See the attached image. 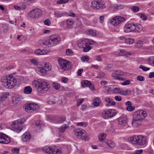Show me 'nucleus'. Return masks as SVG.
<instances>
[{"instance_id":"obj_1","label":"nucleus","mask_w":154,"mask_h":154,"mask_svg":"<svg viewBox=\"0 0 154 154\" xmlns=\"http://www.w3.org/2000/svg\"><path fill=\"white\" fill-rule=\"evenodd\" d=\"M1 82L3 85L9 88H12L16 85L17 83V80L15 77L11 74L8 76L2 77Z\"/></svg>"},{"instance_id":"obj_2","label":"nucleus","mask_w":154,"mask_h":154,"mask_svg":"<svg viewBox=\"0 0 154 154\" xmlns=\"http://www.w3.org/2000/svg\"><path fill=\"white\" fill-rule=\"evenodd\" d=\"M125 32H140L143 29L142 26L140 24H134L127 23L123 28Z\"/></svg>"},{"instance_id":"obj_3","label":"nucleus","mask_w":154,"mask_h":154,"mask_svg":"<svg viewBox=\"0 0 154 154\" xmlns=\"http://www.w3.org/2000/svg\"><path fill=\"white\" fill-rule=\"evenodd\" d=\"M147 116L146 112L143 110L135 112L133 116L132 125L134 126H136L137 122L144 119Z\"/></svg>"},{"instance_id":"obj_4","label":"nucleus","mask_w":154,"mask_h":154,"mask_svg":"<svg viewBox=\"0 0 154 154\" xmlns=\"http://www.w3.org/2000/svg\"><path fill=\"white\" fill-rule=\"evenodd\" d=\"M60 41V37L58 35H53L47 38L43 43L47 46L51 47L58 44Z\"/></svg>"},{"instance_id":"obj_5","label":"nucleus","mask_w":154,"mask_h":154,"mask_svg":"<svg viewBox=\"0 0 154 154\" xmlns=\"http://www.w3.org/2000/svg\"><path fill=\"white\" fill-rule=\"evenodd\" d=\"M42 151L46 154H62L60 150L54 146H45L42 149Z\"/></svg>"},{"instance_id":"obj_6","label":"nucleus","mask_w":154,"mask_h":154,"mask_svg":"<svg viewBox=\"0 0 154 154\" xmlns=\"http://www.w3.org/2000/svg\"><path fill=\"white\" fill-rule=\"evenodd\" d=\"M58 61L60 66V68L63 71L71 69L72 67L71 63L67 61L66 60L62 59H59Z\"/></svg>"},{"instance_id":"obj_7","label":"nucleus","mask_w":154,"mask_h":154,"mask_svg":"<svg viewBox=\"0 0 154 154\" xmlns=\"http://www.w3.org/2000/svg\"><path fill=\"white\" fill-rule=\"evenodd\" d=\"M117 73H113L112 74V76L115 79H118L120 81H124L123 82L121 83L122 85H129L130 82V81L129 80H126L125 78L124 77H121L120 75H123V72H119L117 71H116Z\"/></svg>"},{"instance_id":"obj_8","label":"nucleus","mask_w":154,"mask_h":154,"mask_svg":"<svg viewBox=\"0 0 154 154\" xmlns=\"http://www.w3.org/2000/svg\"><path fill=\"white\" fill-rule=\"evenodd\" d=\"M88 40H84L82 39L78 41V46L83 48V51L84 52H87L90 50L91 47L88 44Z\"/></svg>"},{"instance_id":"obj_9","label":"nucleus","mask_w":154,"mask_h":154,"mask_svg":"<svg viewBox=\"0 0 154 154\" xmlns=\"http://www.w3.org/2000/svg\"><path fill=\"white\" fill-rule=\"evenodd\" d=\"M74 132L76 137L79 138H81L87 140V136L85 134V131L81 128H75L74 130Z\"/></svg>"},{"instance_id":"obj_10","label":"nucleus","mask_w":154,"mask_h":154,"mask_svg":"<svg viewBox=\"0 0 154 154\" xmlns=\"http://www.w3.org/2000/svg\"><path fill=\"white\" fill-rule=\"evenodd\" d=\"M42 14V10L38 8L32 9L30 12L29 16L35 19L41 17Z\"/></svg>"},{"instance_id":"obj_11","label":"nucleus","mask_w":154,"mask_h":154,"mask_svg":"<svg viewBox=\"0 0 154 154\" xmlns=\"http://www.w3.org/2000/svg\"><path fill=\"white\" fill-rule=\"evenodd\" d=\"M22 121L20 119L12 123L11 126L14 131L18 133L22 130V124L23 123Z\"/></svg>"},{"instance_id":"obj_12","label":"nucleus","mask_w":154,"mask_h":154,"mask_svg":"<svg viewBox=\"0 0 154 154\" xmlns=\"http://www.w3.org/2000/svg\"><path fill=\"white\" fill-rule=\"evenodd\" d=\"M91 7L94 9H103L105 8L106 5L103 2L97 0L91 2Z\"/></svg>"},{"instance_id":"obj_13","label":"nucleus","mask_w":154,"mask_h":154,"mask_svg":"<svg viewBox=\"0 0 154 154\" xmlns=\"http://www.w3.org/2000/svg\"><path fill=\"white\" fill-rule=\"evenodd\" d=\"M39 108V106L37 104L31 103L25 105V109L26 112H32L38 110Z\"/></svg>"},{"instance_id":"obj_14","label":"nucleus","mask_w":154,"mask_h":154,"mask_svg":"<svg viewBox=\"0 0 154 154\" xmlns=\"http://www.w3.org/2000/svg\"><path fill=\"white\" fill-rule=\"evenodd\" d=\"M117 113L116 110L114 109H109L104 111L102 113V116L104 119H107L115 116Z\"/></svg>"},{"instance_id":"obj_15","label":"nucleus","mask_w":154,"mask_h":154,"mask_svg":"<svg viewBox=\"0 0 154 154\" xmlns=\"http://www.w3.org/2000/svg\"><path fill=\"white\" fill-rule=\"evenodd\" d=\"M126 17L121 16H116L113 18L111 20V23L115 26H117L122 22L126 20Z\"/></svg>"},{"instance_id":"obj_16","label":"nucleus","mask_w":154,"mask_h":154,"mask_svg":"<svg viewBox=\"0 0 154 154\" xmlns=\"http://www.w3.org/2000/svg\"><path fill=\"white\" fill-rule=\"evenodd\" d=\"M40 86V93H42L43 91H47L50 88L49 84L45 81H41Z\"/></svg>"},{"instance_id":"obj_17","label":"nucleus","mask_w":154,"mask_h":154,"mask_svg":"<svg viewBox=\"0 0 154 154\" xmlns=\"http://www.w3.org/2000/svg\"><path fill=\"white\" fill-rule=\"evenodd\" d=\"M11 139L8 136L5 134L0 133V143L7 144L10 142Z\"/></svg>"},{"instance_id":"obj_18","label":"nucleus","mask_w":154,"mask_h":154,"mask_svg":"<svg viewBox=\"0 0 154 154\" xmlns=\"http://www.w3.org/2000/svg\"><path fill=\"white\" fill-rule=\"evenodd\" d=\"M128 119L126 116L122 115L117 119L119 125L122 127L125 126L127 123Z\"/></svg>"},{"instance_id":"obj_19","label":"nucleus","mask_w":154,"mask_h":154,"mask_svg":"<svg viewBox=\"0 0 154 154\" xmlns=\"http://www.w3.org/2000/svg\"><path fill=\"white\" fill-rule=\"evenodd\" d=\"M31 138V135L29 132H26L22 136V140L23 142H28Z\"/></svg>"},{"instance_id":"obj_20","label":"nucleus","mask_w":154,"mask_h":154,"mask_svg":"<svg viewBox=\"0 0 154 154\" xmlns=\"http://www.w3.org/2000/svg\"><path fill=\"white\" fill-rule=\"evenodd\" d=\"M146 142V138L141 135L138 136L137 145H143L145 144Z\"/></svg>"},{"instance_id":"obj_21","label":"nucleus","mask_w":154,"mask_h":154,"mask_svg":"<svg viewBox=\"0 0 154 154\" xmlns=\"http://www.w3.org/2000/svg\"><path fill=\"white\" fill-rule=\"evenodd\" d=\"M67 14V12H63L57 11H55L54 13V17L57 18L66 16Z\"/></svg>"},{"instance_id":"obj_22","label":"nucleus","mask_w":154,"mask_h":154,"mask_svg":"<svg viewBox=\"0 0 154 154\" xmlns=\"http://www.w3.org/2000/svg\"><path fill=\"white\" fill-rule=\"evenodd\" d=\"M124 6L121 4H114L112 5L111 8L115 11L120 10L124 8Z\"/></svg>"},{"instance_id":"obj_23","label":"nucleus","mask_w":154,"mask_h":154,"mask_svg":"<svg viewBox=\"0 0 154 154\" xmlns=\"http://www.w3.org/2000/svg\"><path fill=\"white\" fill-rule=\"evenodd\" d=\"M138 136H134L129 137L128 138L129 141L133 144H137Z\"/></svg>"},{"instance_id":"obj_24","label":"nucleus","mask_w":154,"mask_h":154,"mask_svg":"<svg viewBox=\"0 0 154 154\" xmlns=\"http://www.w3.org/2000/svg\"><path fill=\"white\" fill-rule=\"evenodd\" d=\"M41 81L35 80L32 82V85L33 88L38 90V91L40 92V89Z\"/></svg>"},{"instance_id":"obj_25","label":"nucleus","mask_w":154,"mask_h":154,"mask_svg":"<svg viewBox=\"0 0 154 154\" xmlns=\"http://www.w3.org/2000/svg\"><path fill=\"white\" fill-rule=\"evenodd\" d=\"M66 28L71 29L73 25V21L71 19H67L66 20Z\"/></svg>"},{"instance_id":"obj_26","label":"nucleus","mask_w":154,"mask_h":154,"mask_svg":"<svg viewBox=\"0 0 154 154\" xmlns=\"http://www.w3.org/2000/svg\"><path fill=\"white\" fill-rule=\"evenodd\" d=\"M9 93L8 92L2 93L0 96V101L2 102L5 100L9 96Z\"/></svg>"},{"instance_id":"obj_27","label":"nucleus","mask_w":154,"mask_h":154,"mask_svg":"<svg viewBox=\"0 0 154 154\" xmlns=\"http://www.w3.org/2000/svg\"><path fill=\"white\" fill-rule=\"evenodd\" d=\"M32 88L31 87L26 86L24 89L23 93L26 94H29L32 92Z\"/></svg>"},{"instance_id":"obj_28","label":"nucleus","mask_w":154,"mask_h":154,"mask_svg":"<svg viewBox=\"0 0 154 154\" xmlns=\"http://www.w3.org/2000/svg\"><path fill=\"white\" fill-rule=\"evenodd\" d=\"M104 99L106 102L109 103L112 106H114L116 104L115 102L112 100L110 99L109 97H106Z\"/></svg>"},{"instance_id":"obj_29","label":"nucleus","mask_w":154,"mask_h":154,"mask_svg":"<svg viewBox=\"0 0 154 154\" xmlns=\"http://www.w3.org/2000/svg\"><path fill=\"white\" fill-rule=\"evenodd\" d=\"M14 8L16 10L21 11L24 10L26 8V5H22L20 6H19L15 5L14 6Z\"/></svg>"},{"instance_id":"obj_30","label":"nucleus","mask_w":154,"mask_h":154,"mask_svg":"<svg viewBox=\"0 0 154 154\" xmlns=\"http://www.w3.org/2000/svg\"><path fill=\"white\" fill-rule=\"evenodd\" d=\"M100 99L98 97L95 98L93 101V103L94 105L96 106H98L100 103Z\"/></svg>"},{"instance_id":"obj_31","label":"nucleus","mask_w":154,"mask_h":154,"mask_svg":"<svg viewBox=\"0 0 154 154\" xmlns=\"http://www.w3.org/2000/svg\"><path fill=\"white\" fill-rule=\"evenodd\" d=\"M105 143L111 148H113L116 146L115 143L111 140H109Z\"/></svg>"},{"instance_id":"obj_32","label":"nucleus","mask_w":154,"mask_h":154,"mask_svg":"<svg viewBox=\"0 0 154 154\" xmlns=\"http://www.w3.org/2000/svg\"><path fill=\"white\" fill-rule=\"evenodd\" d=\"M84 40H88V45H95V46H97L98 45V44L96 42L93 41L91 39H83Z\"/></svg>"},{"instance_id":"obj_33","label":"nucleus","mask_w":154,"mask_h":154,"mask_svg":"<svg viewBox=\"0 0 154 154\" xmlns=\"http://www.w3.org/2000/svg\"><path fill=\"white\" fill-rule=\"evenodd\" d=\"M47 71L44 67H42L40 69L39 74L41 75H45L46 74Z\"/></svg>"},{"instance_id":"obj_34","label":"nucleus","mask_w":154,"mask_h":154,"mask_svg":"<svg viewBox=\"0 0 154 154\" xmlns=\"http://www.w3.org/2000/svg\"><path fill=\"white\" fill-rule=\"evenodd\" d=\"M56 98L54 96L51 97L48 101V103L50 104H54L56 103Z\"/></svg>"},{"instance_id":"obj_35","label":"nucleus","mask_w":154,"mask_h":154,"mask_svg":"<svg viewBox=\"0 0 154 154\" xmlns=\"http://www.w3.org/2000/svg\"><path fill=\"white\" fill-rule=\"evenodd\" d=\"M134 39L128 38L126 39L125 41V43L127 45H131L134 42Z\"/></svg>"},{"instance_id":"obj_36","label":"nucleus","mask_w":154,"mask_h":154,"mask_svg":"<svg viewBox=\"0 0 154 154\" xmlns=\"http://www.w3.org/2000/svg\"><path fill=\"white\" fill-rule=\"evenodd\" d=\"M106 134L104 133L100 134L98 136L99 140L100 142L103 141L105 139Z\"/></svg>"},{"instance_id":"obj_37","label":"nucleus","mask_w":154,"mask_h":154,"mask_svg":"<svg viewBox=\"0 0 154 154\" xmlns=\"http://www.w3.org/2000/svg\"><path fill=\"white\" fill-rule=\"evenodd\" d=\"M87 34L89 35H90L93 36H95L97 35L96 33L91 29H88L87 32Z\"/></svg>"},{"instance_id":"obj_38","label":"nucleus","mask_w":154,"mask_h":154,"mask_svg":"<svg viewBox=\"0 0 154 154\" xmlns=\"http://www.w3.org/2000/svg\"><path fill=\"white\" fill-rule=\"evenodd\" d=\"M148 63L150 65L154 66V57H152L149 58Z\"/></svg>"},{"instance_id":"obj_39","label":"nucleus","mask_w":154,"mask_h":154,"mask_svg":"<svg viewBox=\"0 0 154 154\" xmlns=\"http://www.w3.org/2000/svg\"><path fill=\"white\" fill-rule=\"evenodd\" d=\"M35 126L39 129L41 128L43 125L42 122L40 121H36L35 123Z\"/></svg>"},{"instance_id":"obj_40","label":"nucleus","mask_w":154,"mask_h":154,"mask_svg":"<svg viewBox=\"0 0 154 154\" xmlns=\"http://www.w3.org/2000/svg\"><path fill=\"white\" fill-rule=\"evenodd\" d=\"M52 86L55 89L58 90L60 89V85L57 82H54L53 83Z\"/></svg>"},{"instance_id":"obj_41","label":"nucleus","mask_w":154,"mask_h":154,"mask_svg":"<svg viewBox=\"0 0 154 154\" xmlns=\"http://www.w3.org/2000/svg\"><path fill=\"white\" fill-rule=\"evenodd\" d=\"M69 128V126L68 125L66 124H65L64 127H61L59 128V131L61 133L63 132L66 129Z\"/></svg>"},{"instance_id":"obj_42","label":"nucleus","mask_w":154,"mask_h":154,"mask_svg":"<svg viewBox=\"0 0 154 154\" xmlns=\"http://www.w3.org/2000/svg\"><path fill=\"white\" fill-rule=\"evenodd\" d=\"M105 76V73L102 72H100L98 74L96 78L97 79H102L104 78Z\"/></svg>"},{"instance_id":"obj_43","label":"nucleus","mask_w":154,"mask_h":154,"mask_svg":"<svg viewBox=\"0 0 154 154\" xmlns=\"http://www.w3.org/2000/svg\"><path fill=\"white\" fill-rule=\"evenodd\" d=\"M82 83L83 87L88 86L89 85L91 84V82L88 80H85L82 82Z\"/></svg>"},{"instance_id":"obj_44","label":"nucleus","mask_w":154,"mask_h":154,"mask_svg":"<svg viewBox=\"0 0 154 154\" xmlns=\"http://www.w3.org/2000/svg\"><path fill=\"white\" fill-rule=\"evenodd\" d=\"M43 67H44L48 71L50 70L51 69V65L49 63L45 64L44 66Z\"/></svg>"},{"instance_id":"obj_45","label":"nucleus","mask_w":154,"mask_h":154,"mask_svg":"<svg viewBox=\"0 0 154 154\" xmlns=\"http://www.w3.org/2000/svg\"><path fill=\"white\" fill-rule=\"evenodd\" d=\"M66 120V118L65 117H61L59 118L57 121V123L59 124L63 123Z\"/></svg>"},{"instance_id":"obj_46","label":"nucleus","mask_w":154,"mask_h":154,"mask_svg":"<svg viewBox=\"0 0 154 154\" xmlns=\"http://www.w3.org/2000/svg\"><path fill=\"white\" fill-rule=\"evenodd\" d=\"M81 60L83 62L85 61H88L89 60V58L88 56H84L81 58Z\"/></svg>"},{"instance_id":"obj_47","label":"nucleus","mask_w":154,"mask_h":154,"mask_svg":"<svg viewBox=\"0 0 154 154\" xmlns=\"http://www.w3.org/2000/svg\"><path fill=\"white\" fill-rule=\"evenodd\" d=\"M132 11L134 12H137L139 10V8L136 6H133L131 7Z\"/></svg>"},{"instance_id":"obj_48","label":"nucleus","mask_w":154,"mask_h":154,"mask_svg":"<svg viewBox=\"0 0 154 154\" xmlns=\"http://www.w3.org/2000/svg\"><path fill=\"white\" fill-rule=\"evenodd\" d=\"M121 89L119 87L115 88L113 90L114 92L116 94H119Z\"/></svg>"},{"instance_id":"obj_49","label":"nucleus","mask_w":154,"mask_h":154,"mask_svg":"<svg viewBox=\"0 0 154 154\" xmlns=\"http://www.w3.org/2000/svg\"><path fill=\"white\" fill-rule=\"evenodd\" d=\"M66 52L67 55H72V51L71 49H67L66 50Z\"/></svg>"},{"instance_id":"obj_50","label":"nucleus","mask_w":154,"mask_h":154,"mask_svg":"<svg viewBox=\"0 0 154 154\" xmlns=\"http://www.w3.org/2000/svg\"><path fill=\"white\" fill-rule=\"evenodd\" d=\"M126 109L128 111L131 112L134 110L135 107L131 105L129 107H127Z\"/></svg>"},{"instance_id":"obj_51","label":"nucleus","mask_w":154,"mask_h":154,"mask_svg":"<svg viewBox=\"0 0 154 154\" xmlns=\"http://www.w3.org/2000/svg\"><path fill=\"white\" fill-rule=\"evenodd\" d=\"M44 24L47 26H49L51 24L50 20L49 19L46 20L44 22Z\"/></svg>"},{"instance_id":"obj_52","label":"nucleus","mask_w":154,"mask_h":154,"mask_svg":"<svg viewBox=\"0 0 154 154\" xmlns=\"http://www.w3.org/2000/svg\"><path fill=\"white\" fill-rule=\"evenodd\" d=\"M69 0H60L57 2V3L58 4H61L65 3L67 2Z\"/></svg>"},{"instance_id":"obj_53","label":"nucleus","mask_w":154,"mask_h":154,"mask_svg":"<svg viewBox=\"0 0 154 154\" xmlns=\"http://www.w3.org/2000/svg\"><path fill=\"white\" fill-rule=\"evenodd\" d=\"M139 68L140 69H142L144 71H147L149 69V68L146 67H144L142 65L140 66Z\"/></svg>"},{"instance_id":"obj_54","label":"nucleus","mask_w":154,"mask_h":154,"mask_svg":"<svg viewBox=\"0 0 154 154\" xmlns=\"http://www.w3.org/2000/svg\"><path fill=\"white\" fill-rule=\"evenodd\" d=\"M13 103L14 104H16L20 101V100L19 98L16 99L15 97H13Z\"/></svg>"},{"instance_id":"obj_55","label":"nucleus","mask_w":154,"mask_h":154,"mask_svg":"<svg viewBox=\"0 0 154 154\" xmlns=\"http://www.w3.org/2000/svg\"><path fill=\"white\" fill-rule=\"evenodd\" d=\"M137 80L140 81H143L144 80V77L142 76H137Z\"/></svg>"},{"instance_id":"obj_56","label":"nucleus","mask_w":154,"mask_h":154,"mask_svg":"<svg viewBox=\"0 0 154 154\" xmlns=\"http://www.w3.org/2000/svg\"><path fill=\"white\" fill-rule=\"evenodd\" d=\"M3 29L4 32H6L8 30V26L6 25H4L3 26Z\"/></svg>"},{"instance_id":"obj_57","label":"nucleus","mask_w":154,"mask_h":154,"mask_svg":"<svg viewBox=\"0 0 154 154\" xmlns=\"http://www.w3.org/2000/svg\"><path fill=\"white\" fill-rule=\"evenodd\" d=\"M30 61L32 64H34V65L36 66L38 65V63L37 61L36 60L32 59Z\"/></svg>"},{"instance_id":"obj_58","label":"nucleus","mask_w":154,"mask_h":154,"mask_svg":"<svg viewBox=\"0 0 154 154\" xmlns=\"http://www.w3.org/2000/svg\"><path fill=\"white\" fill-rule=\"evenodd\" d=\"M84 101L83 99H80L77 100V105L78 106L80 105Z\"/></svg>"},{"instance_id":"obj_59","label":"nucleus","mask_w":154,"mask_h":154,"mask_svg":"<svg viewBox=\"0 0 154 154\" xmlns=\"http://www.w3.org/2000/svg\"><path fill=\"white\" fill-rule=\"evenodd\" d=\"M82 20L85 25H88L89 23V22L85 18H83Z\"/></svg>"},{"instance_id":"obj_60","label":"nucleus","mask_w":154,"mask_h":154,"mask_svg":"<svg viewBox=\"0 0 154 154\" xmlns=\"http://www.w3.org/2000/svg\"><path fill=\"white\" fill-rule=\"evenodd\" d=\"M112 67V64H109L106 67L104 68V69L108 70L111 69Z\"/></svg>"},{"instance_id":"obj_61","label":"nucleus","mask_w":154,"mask_h":154,"mask_svg":"<svg viewBox=\"0 0 154 154\" xmlns=\"http://www.w3.org/2000/svg\"><path fill=\"white\" fill-rule=\"evenodd\" d=\"M140 17L143 20H146L147 19V17L143 14H140Z\"/></svg>"},{"instance_id":"obj_62","label":"nucleus","mask_w":154,"mask_h":154,"mask_svg":"<svg viewBox=\"0 0 154 154\" xmlns=\"http://www.w3.org/2000/svg\"><path fill=\"white\" fill-rule=\"evenodd\" d=\"M114 98L116 100L118 101H120L122 100V98L120 96H116Z\"/></svg>"},{"instance_id":"obj_63","label":"nucleus","mask_w":154,"mask_h":154,"mask_svg":"<svg viewBox=\"0 0 154 154\" xmlns=\"http://www.w3.org/2000/svg\"><path fill=\"white\" fill-rule=\"evenodd\" d=\"M83 71V69L82 68L79 69L77 71V74L79 76L81 75Z\"/></svg>"},{"instance_id":"obj_64","label":"nucleus","mask_w":154,"mask_h":154,"mask_svg":"<svg viewBox=\"0 0 154 154\" xmlns=\"http://www.w3.org/2000/svg\"><path fill=\"white\" fill-rule=\"evenodd\" d=\"M143 151V150L141 149H140L139 150H136L135 151V152H134V154H140Z\"/></svg>"}]
</instances>
